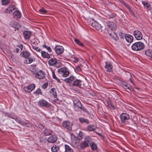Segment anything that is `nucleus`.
Masks as SVG:
<instances>
[{
    "label": "nucleus",
    "mask_w": 152,
    "mask_h": 152,
    "mask_svg": "<svg viewBox=\"0 0 152 152\" xmlns=\"http://www.w3.org/2000/svg\"><path fill=\"white\" fill-rule=\"evenodd\" d=\"M105 28L107 29V32L110 36L112 35V32L116 29V26L115 23L113 21H106L105 23Z\"/></svg>",
    "instance_id": "f257e3e1"
},
{
    "label": "nucleus",
    "mask_w": 152,
    "mask_h": 152,
    "mask_svg": "<svg viewBox=\"0 0 152 152\" xmlns=\"http://www.w3.org/2000/svg\"><path fill=\"white\" fill-rule=\"evenodd\" d=\"M31 72L34 76L38 79H42L45 77V72L39 69L36 68L33 69Z\"/></svg>",
    "instance_id": "f03ea898"
},
{
    "label": "nucleus",
    "mask_w": 152,
    "mask_h": 152,
    "mask_svg": "<svg viewBox=\"0 0 152 152\" xmlns=\"http://www.w3.org/2000/svg\"><path fill=\"white\" fill-rule=\"evenodd\" d=\"M144 47V44L141 42H135L131 46L132 50L135 51H138L142 50Z\"/></svg>",
    "instance_id": "7ed1b4c3"
},
{
    "label": "nucleus",
    "mask_w": 152,
    "mask_h": 152,
    "mask_svg": "<svg viewBox=\"0 0 152 152\" xmlns=\"http://www.w3.org/2000/svg\"><path fill=\"white\" fill-rule=\"evenodd\" d=\"M87 22L96 30H99L102 28L101 25L93 18H89L87 20Z\"/></svg>",
    "instance_id": "20e7f679"
},
{
    "label": "nucleus",
    "mask_w": 152,
    "mask_h": 152,
    "mask_svg": "<svg viewBox=\"0 0 152 152\" xmlns=\"http://www.w3.org/2000/svg\"><path fill=\"white\" fill-rule=\"evenodd\" d=\"M58 72L60 75L64 77H67L69 74V72L66 67H63L58 69Z\"/></svg>",
    "instance_id": "39448f33"
},
{
    "label": "nucleus",
    "mask_w": 152,
    "mask_h": 152,
    "mask_svg": "<svg viewBox=\"0 0 152 152\" xmlns=\"http://www.w3.org/2000/svg\"><path fill=\"white\" fill-rule=\"evenodd\" d=\"M121 121L122 123L126 124L130 119V116L125 113H122L120 117Z\"/></svg>",
    "instance_id": "423d86ee"
},
{
    "label": "nucleus",
    "mask_w": 152,
    "mask_h": 152,
    "mask_svg": "<svg viewBox=\"0 0 152 152\" xmlns=\"http://www.w3.org/2000/svg\"><path fill=\"white\" fill-rule=\"evenodd\" d=\"M36 86L34 84H31L30 85L24 87L23 88V91L26 93H30L32 92L35 88Z\"/></svg>",
    "instance_id": "0eeeda50"
},
{
    "label": "nucleus",
    "mask_w": 152,
    "mask_h": 152,
    "mask_svg": "<svg viewBox=\"0 0 152 152\" xmlns=\"http://www.w3.org/2000/svg\"><path fill=\"white\" fill-rule=\"evenodd\" d=\"M38 104L40 107H49L50 106V104L45 100L42 99H40L37 102Z\"/></svg>",
    "instance_id": "6e6552de"
},
{
    "label": "nucleus",
    "mask_w": 152,
    "mask_h": 152,
    "mask_svg": "<svg viewBox=\"0 0 152 152\" xmlns=\"http://www.w3.org/2000/svg\"><path fill=\"white\" fill-rule=\"evenodd\" d=\"M133 35L135 39L137 40H141L142 39L143 35L140 31H134L133 32Z\"/></svg>",
    "instance_id": "1a4fd4ad"
},
{
    "label": "nucleus",
    "mask_w": 152,
    "mask_h": 152,
    "mask_svg": "<svg viewBox=\"0 0 152 152\" xmlns=\"http://www.w3.org/2000/svg\"><path fill=\"white\" fill-rule=\"evenodd\" d=\"M91 141V139L88 136L86 137L84 140L80 144V147L82 148H86L89 146V144Z\"/></svg>",
    "instance_id": "9d476101"
},
{
    "label": "nucleus",
    "mask_w": 152,
    "mask_h": 152,
    "mask_svg": "<svg viewBox=\"0 0 152 152\" xmlns=\"http://www.w3.org/2000/svg\"><path fill=\"white\" fill-rule=\"evenodd\" d=\"M72 123L68 121H65L62 122L63 127L67 130H70L72 129Z\"/></svg>",
    "instance_id": "9b49d317"
},
{
    "label": "nucleus",
    "mask_w": 152,
    "mask_h": 152,
    "mask_svg": "<svg viewBox=\"0 0 152 152\" xmlns=\"http://www.w3.org/2000/svg\"><path fill=\"white\" fill-rule=\"evenodd\" d=\"M54 50L56 53L58 55L61 54L64 50V48L61 46L57 45L55 48Z\"/></svg>",
    "instance_id": "f8f14e48"
},
{
    "label": "nucleus",
    "mask_w": 152,
    "mask_h": 152,
    "mask_svg": "<svg viewBox=\"0 0 152 152\" xmlns=\"http://www.w3.org/2000/svg\"><path fill=\"white\" fill-rule=\"evenodd\" d=\"M82 82L81 80L77 79L75 78L74 81L73 82L72 85L73 86L81 88L82 85Z\"/></svg>",
    "instance_id": "ddd939ff"
},
{
    "label": "nucleus",
    "mask_w": 152,
    "mask_h": 152,
    "mask_svg": "<svg viewBox=\"0 0 152 152\" xmlns=\"http://www.w3.org/2000/svg\"><path fill=\"white\" fill-rule=\"evenodd\" d=\"M74 107L75 110L77 111L81 109L82 105L80 101L78 100L73 101Z\"/></svg>",
    "instance_id": "4468645a"
},
{
    "label": "nucleus",
    "mask_w": 152,
    "mask_h": 152,
    "mask_svg": "<svg viewBox=\"0 0 152 152\" xmlns=\"http://www.w3.org/2000/svg\"><path fill=\"white\" fill-rule=\"evenodd\" d=\"M57 139V137L55 135L49 136L47 139V141L49 143H53L56 142Z\"/></svg>",
    "instance_id": "2eb2a0df"
},
{
    "label": "nucleus",
    "mask_w": 152,
    "mask_h": 152,
    "mask_svg": "<svg viewBox=\"0 0 152 152\" xmlns=\"http://www.w3.org/2000/svg\"><path fill=\"white\" fill-rule=\"evenodd\" d=\"M124 37L126 41L128 42L131 43L133 41V37L129 34H125L124 35Z\"/></svg>",
    "instance_id": "dca6fc26"
},
{
    "label": "nucleus",
    "mask_w": 152,
    "mask_h": 152,
    "mask_svg": "<svg viewBox=\"0 0 152 152\" xmlns=\"http://www.w3.org/2000/svg\"><path fill=\"white\" fill-rule=\"evenodd\" d=\"M105 68L106 69L107 71L108 72H112L113 68L112 64L107 62L105 63Z\"/></svg>",
    "instance_id": "f3484780"
},
{
    "label": "nucleus",
    "mask_w": 152,
    "mask_h": 152,
    "mask_svg": "<svg viewBox=\"0 0 152 152\" xmlns=\"http://www.w3.org/2000/svg\"><path fill=\"white\" fill-rule=\"evenodd\" d=\"M30 55V53L28 51H23L20 54V56L25 58L29 57Z\"/></svg>",
    "instance_id": "a211bd4d"
},
{
    "label": "nucleus",
    "mask_w": 152,
    "mask_h": 152,
    "mask_svg": "<svg viewBox=\"0 0 152 152\" xmlns=\"http://www.w3.org/2000/svg\"><path fill=\"white\" fill-rule=\"evenodd\" d=\"M75 77L73 75H71L69 77L64 79V81L67 83H70L72 81H74L75 80Z\"/></svg>",
    "instance_id": "6ab92c4d"
},
{
    "label": "nucleus",
    "mask_w": 152,
    "mask_h": 152,
    "mask_svg": "<svg viewBox=\"0 0 152 152\" xmlns=\"http://www.w3.org/2000/svg\"><path fill=\"white\" fill-rule=\"evenodd\" d=\"M57 63V60L56 58H52L48 61V64L50 66H54Z\"/></svg>",
    "instance_id": "aec40b11"
},
{
    "label": "nucleus",
    "mask_w": 152,
    "mask_h": 152,
    "mask_svg": "<svg viewBox=\"0 0 152 152\" xmlns=\"http://www.w3.org/2000/svg\"><path fill=\"white\" fill-rule=\"evenodd\" d=\"M31 34V32L29 31H26L23 32V35L26 39H28Z\"/></svg>",
    "instance_id": "412c9836"
},
{
    "label": "nucleus",
    "mask_w": 152,
    "mask_h": 152,
    "mask_svg": "<svg viewBox=\"0 0 152 152\" xmlns=\"http://www.w3.org/2000/svg\"><path fill=\"white\" fill-rule=\"evenodd\" d=\"M42 56L43 58H50V55L47 52L42 51L41 52Z\"/></svg>",
    "instance_id": "4be33fe9"
},
{
    "label": "nucleus",
    "mask_w": 152,
    "mask_h": 152,
    "mask_svg": "<svg viewBox=\"0 0 152 152\" xmlns=\"http://www.w3.org/2000/svg\"><path fill=\"white\" fill-rule=\"evenodd\" d=\"M18 123L19 124L22 125L23 126H25L26 125H27L26 126L28 127H31L33 125L31 123H28L27 124V123H26L25 121H22L21 120V119L20 120V121H18Z\"/></svg>",
    "instance_id": "5701e85b"
},
{
    "label": "nucleus",
    "mask_w": 152,
    "mask_h": 152,
    "mask_svg": "<svg viewBox=\"0 0 152 152\" xmlns=\"http://www.w3.org/2000/svg\"><path fill=\"white\" fill-rule=\"evenodd\" d=\"M10 25L15 29H18V28L20 27V25L16 22H12L11 23Z\"/></svg>",
    "instance_id": "b1692460"
},
{
    "label": "nucleus",
    "mask_w": 152,
    "mask_h": 152,
    "mask_svg": "<svg viewBox=\"0 0 152 152\" xmlns=\"http://www.w3.org/2000/svg\"><path fill=\"white\" fill-rule=\"evenodd\" d=\"M79 120L81 124L85 123L86 124H88L89 123V121L88 119L85 118L83 117L80 118L79 119Z\"/></svg>",
    "instance_id": "393cba45"
},
{
    "label": "nucleus",
    "mask_w": 152,
    "mask_h": 152,
    "mask_svg": "<svg viewBox=\"0 0 152 152\" xmlns=\"http://www.w3.org/2000/svg\"><path fill=\"white\" fill-rule=\"evenodd\" d=\"M65 152H73V150L69 145H64Z\"/></svg>",
    "instance_id": "a878e982"
},
{
    "label": "nucleus",
    "mask_w": 152,
    "mask_h": 152,
    "mask_svg": "<svg viewBox=\"0 0 152 152\" xmlns=\"http://www.w3.org/2000/svg\"><path fill=\"white\" fill-rule=\"evenodd\" d=\"M13 15L14 17L19 18L21 17V15L19 12L15 10L13 12Z\"/></svg>",
    "instance_id": "bb28decb"
},
{
    "label": "nucleus",
    "mask_w": 152,
    "mask_h": 152,
    "mask_svg": "<svg viewBox=\"0 0 152 152\" xmlns=\"http://www.w3.org/2000/svg\"><path fill=\"white\" fill-rule=\"evenodd\" d=\"M142 3L144 7H146L147 9L148 10H150V9L151 5L149 3L144 1H142Z\"/></svg>",
    "instance_id": "cd10ccee"
},
{
    "label": "nucleus",
    "mask_w": 152,
    "mask_h": 152,
    "mask_svg": "<svg viewBox=\"0 0 152 152\" xmlns=\"http://www.w3.org/2000/svg\"><path fill=\"white\" fill-rule=\"evenodd\" d=\"M145 54L148 56L149 57L152 59V50L148 49L146 50L145 52Z\"/></svg>",
    "instance_id": "c85d7f7f"
},
{
    "label": "nucleus",
    "mask_w": 152,
    "mask_h": 152,
    "mask_svg": "<svg viewBox=\"0 0 152 152\" xmlns=\"http://www.w3.org/2000/svg\"><path fill=\"white\" fill-rule=\"evenodd\" d=\"M14 10V7L12 6H10L7 8L5 12L6 13H10L12 12Z\"/></svg>",
    "instance_id": "c756f323"
},
{
    "label": "nucleus",
    "mask_w": 152,
    "mask_h": 152,
    "mask_svg": "<svg viewBox=\"0 0 152 152\" xmlns=\"http://www.w3.org/2000/svg\"><path fill=\"white\" fill-rule=\"evenodd\" d=\"M90 146L91 149L93 150H95L97 149V145L94 142L90 143Z\"/></svg>",
    "instance_id": "7c9ffc66"
},
{
    "label": "nucleus",
    "mask_w": 152,
    "mask_h": 152,
    "mask_svg": "<svg viewBox=\"0 0 152 152\" xmlns=\"http://www.w3.org/2000/svg\"><path fill=\"white\" fill-rule=\"evenodd\" d=\"M23 48V45H19L17 47L15 51L16 53L20 52L22 51Z\"/></svg>",
    "instance_id": "2f4dec72"
},
{
    "label": "nucleus",
    "mask_w": 152,
    "mask_h": 152,
    "mask_svg": "<svg viewBox=\"0 0 152 152\" xmlns=\"http://www.w3.org/2000/svg\"><path fill=\"white\" fill-rule=\"evenodd\" d=\"M50 93L52 94L54 98L57 97V94L56 92V89L54 88H52L50 91Z\"/></svg>",
    "instance_id": "473e14b6"
},
{
    "label": "nucleus",
    "mask_w": 152,
    "mask_h": 152,
    "mask_svg": "<svg viewBox=\"0 0 152 152\" xmlns=\"http://www.w3.org/2000/svg\"><path fill=\"white\" fill-rule=\"evenodd\" d=\"M43 133L45 136H48L51 134L52 132L49 129H46L44 130Z\"/></svg>",
    "instance_id": "72a5a7b5"
},
{
    "label": "nucleus",
    "mask_w": 152,
    "mask_h": 152,
    "mask_svg": "<svg viewBox=\"0 0 152 152\" xmlns=\"http://www.w3.org/2000/svg\"><path fill=\"white\" fill-rule=\"evenodd\" d=\"M87 129L88 131H94V132L95 129V128L94 125L93 124H91L87 126Z\"/></svg>",
    "instance_id": "f704fd0d"
},
{
    "label": "nucleus",
    "mask_w": 152,
    "mask_h": 152,
    "mask_svg": "<svg viewBox=\"0 0 152 152\" xmlns=\"http://www.w3.org/2000/svg\"><path fill=\"white\" fill-rule=\"evenodd\" d=\"M26 59L24 61V63L25 64H28L31 63L33 61V59L31 57H28L26 58Z\"/></svg>",
    "instance_id": "c9c22d12"
},
{
    "label": "nucleus",
    "mask_w": 152,
    "mask_h": 152,
    "mask_svg": "<svg viewBox=\"0 0 152 152\" xmlns=\"http://www.w3.org/2000/svg\"><path fill=\"white\" fill-rule=\"evenodd\" d=\"M51 150L53 152H57L59 151V148L58 146L54 145L52 147Z\"/></svg>",
    "instance_id": "e433bc0d"
},
{
    "label": "nucleus",
    "mask_w": 152,
    "mask_h": 152,
    "mask_svg": "<svg viewBox=\"0 0 152 152\" xmlns=\"http://www.w3.org/2000/svg\"><path fill=\"white\" fill-rule=\"evenodd\" d=\"M42 47L43 48L46 49V50L49 53H51L52 52V50L51 49V48L49 46H48L47 45L44 44L42 45Z\"/></svg>",
    "instance_id": "4c0bfd02"
},
{
    "label": "nucleus",
    "mask_w": 152,
    "mask_h": 152,
    "mask_svg": "<svg viewBox=\"0 0 152 152\" xmlns=\"http://www.w3.org/2000/svg\"><path fill=\"white\" fill-rule=\"evenodd\" d=\"M74 40L75 43L81 47H83V44L78 39L76 38H75L74 39Z\"/></svg>",
    "instance_id": "58836bf2"
},
{
    "label": "nucleus",
    "mask_w": 152,
    "mask_h": 152,
    "mask_svg": "<svg viewBox=\"0 0 152 152\" xmlns=\"http://www.w3.org/2000/svg\"><path fill=\"white\" fill-rule=\"evenodd\" d=\"M121 86L125 89H130V86L126 83H124L121 85Z\"/></svg>",
    "instance_id": "ea45409f"
},
{
    "label": "nucleus",
    "mask_w": 152,
    "mask_h": 152,
    "mask_svg": "<svg viewBox=\"0 0 152 152\" xmlns=\"http://www.w3.org/2000/svg\"><path fill=\"white\" fill-rule=\"evenodd\" d=\"M34 93L35 95L37 96H39L40 94H41L42 93L41 89L40 88H38L35 92H34Z\"/></svg>",
    "instance_id": "a19ab883"
},
{
    "label": "nucleus",
    "mask_w": 152,
    "mask_h": 152,
    "mask_svg": "<svg viewBox=\"0 0 152 152\" xmlns=\"http://www.w3.org/2000/svg\"><path fill=\"white\" fill-rule=\"evenodd\" d=\"M112 32H113V33H112V35L110 36L111 37L115 40H118V38L117 34L115 33L114 31H113Z\"/></svg>",
    "instance_id": "79ce46f5"
},
{
    "label": "nucleus",
    "mask_w": 152,
    "mask_h": 152,
    "mask_svg": "<svg viewBox=\"0 0 152 152\" xmlns=\"http://www.w3.org/2000/svg\"><path fill=\"white\" fill-rule=\"evenodd\" d=\"M52 77L53 78L56 80L58 83L60 82V80L58 78L54 72H52Z\"/></svg>",
    "instance_id": "37998d69"
},
{
    "label": "nucleus",
    "mask_w": 152,
    "mask_h": 152,
    "mask_svg": "<svg viewBox=\"0 0 152 152\" xmlns=\"http://www.w3.org/2000/svg\"><path fill=\"white\" fill-rule=\"evenodd\" d=\"M10 2V0H1V4L2 5H6Z\"/></svg>",
    "instance_id": "c03bdc74"
},
{
    "label": "nucleus",
    "mask_w": 152,
    "mask_h": 152,
    "mask_svg": "<svg viewBox=\"0 0 152 152\" xmlns=\"http://www.w3.org/2000/svg\"><path fill=\"white\" fill-rule=\"evenodd\" d=\"M75 70L76 73L80 72L82 71V69L79 66H77L76 67Z\"/></svg>",
    "instance_id": "a18cd8bd"
},
{
    "label": "nucleus",
    "mask_w": 152,
    "mask_h": 152,
    "mask_svg": "<svg viewBox=\"0 0 152 152\" xmlns=\"http://www.w3.org/2000/svg\"><path fill=\"white\" fill-rule=\"evenodd\" d=\"M32 48L38 52H40L42 51L41 50L37 47L33 45Z\"/></svg>",
    "instance_id": "49530a36"
},
{
    "label": "nucleus",
    "mask_w": 152,
    "mask_h": 152,
    "mask_svg": "<svg viewBox=\"0 0 152 152\" xmlns=\"http://www.w3.org/2000/svg\"><path fill=\"white\" fill-rule=\"evenodd\" d=\"M39 12L42 14H45L47 12V11L44 8H42L39 10Z\"/></svg>",
    "instance_id": "de8ad7c7"
},
{
    "label": "nucleus",
    "mask_w": 152,
    "mask_h": 152,
    "mask_svg": "<svg viewBox=\"0 0 152 152\" xmlns=\"http://www.w3.org/2000/svg\"><path fill=\"white\" fill-rule=\"evenodd\" d=\"M48 85V82L45 83L42 85V89H45L47 88Z\"/></svg>",
    "instance_id": "09e8293b"
},
{
    "label": "nucleus",
    "mask_w": 152,
    "mask_h": 152,
    "mask_svg": "<svg viewBox=\"0 0 152 152\" xmlns=\"http://www.w3.org/2000/svg\"><path fill=\"white\" fill-rule=\"evenodd\" d=\"M12 118L14 119L18 123V121H20V119L18 117H17L15 116H14Z\"/></svg>",
    "instance_id": "8fccbe9b"
},
{
    "label": "nucleus",
    "mask_w": 152,
    "mask_h": 152,
    "mask_svg": "<svg viewBox=\"0 0 152 152\" xmlns=\"http://www.w3.org/2000/svg\"><path fill=\"white\" fill-rule=\"evenodd\" d=\"M73 59V61L74 62L77 63L78 61V59L77 58L75 57H74Z\"/></svg>",
    "instance_id": "3c124183"
},
{
    "label": "nucleus",
    "mask_w": 152,
    "mask_h": 152,
    "mask_svg": "<svg viewBox=\"0 0 152 152\" xmlns=\"http://www.w3.org/2000/svg\"><path fill=\"white\" fill-rule=\"evenodd\" d=\"M38 126L39 128L41 129H44V125L41 124H39L38 125Z\"/></svg>",
    "instance_id": "603ef678"
},
{
    "label": "nucleus",
    "mask_w": 152,
    "mask_h": 152,
    "mask_svg": "<svg viewBox=\"0 0 152 152\" xmlns=\"http://www.w3.org/2000/svg\"><path fill=\"white\" fill-rule=\"evenodd\" d=\"M115 16V14H111L109 16V18H114Z\"/></svg>",
    "instance_id": "864d4df0"
},
{
    "label": "nucleus",
    "mask_w": 152,
    "mask_h": 152,
    "mask_svg": "<svg viewBox=\"0 0 152 152\" xmlns=\"http://www.w3.org/2000/svg\"><path fill=\"white\" fill-rule=\"evenodd\" d=\"M123 4L127 8L128 7H129V6L128 4H127V3H126L125 2Z\"/></svg>",
    "instance_id": "5fc2aeb1"
},
{
    "label": "nucleus",
    "mask_w": 152,
    "mask_h": 152,
    "mask_svg": "<svg viewBox=\"0 0 152 152\" xmlns=\"http://www.w3.org/2000/svg\"><path fill=\"white\" fill-rule=\"evenodd\" d=\"M94 132L96 134H98L99 136L103 137V136L100 134L99 133L95 131Z\"/></svg>",
    "instance_id": "6e6d98bb"
},
{
    "label": "nucleus",
    "mask_w": 152,
    "mask_h": 152,
    "mask_svg": "<svg viewBox=\"0 0 152 152\" xmlns=\"http://www.w3.org/2000/svg\"><path fill=\"white\" fill-rule=\"evenodd\" d=\"M127 8L130 12H132V11L129 6Z\"/></svg>",
    "instance_id": "4d7b16f0"
},
{
    "label": "nucleus",
    "mask_w": 152,
    "mask_h": 152,
    "mask_svg": "<svg viewBox=\"0 0 152 152\" xmlns=\"http://www.w3.org/2000/svg\"><path fill=\"white\" fill-rule=\"evenodd\" d=\"M32 45H36V44H37V43L36 42H35L34 41V42H33V41H32Z\"/></svg>",
    "instance_id": "13d9d810"
},
{
    "label": "nucleus",
    "mask_w": 152,
    "mask_h": 152,
    "mask_svg": "<svg viewBox=\"0 0 152 152\" xmlns=\"http://www.w3.org/2000/svg\"><path fill=\"white\" fill-rule=\"evenodd\" d=\"M122 4L124 2L123 0H118Z\"/></svg>",
    "instance_id": "bf43d9fd"
}]
</instances>
